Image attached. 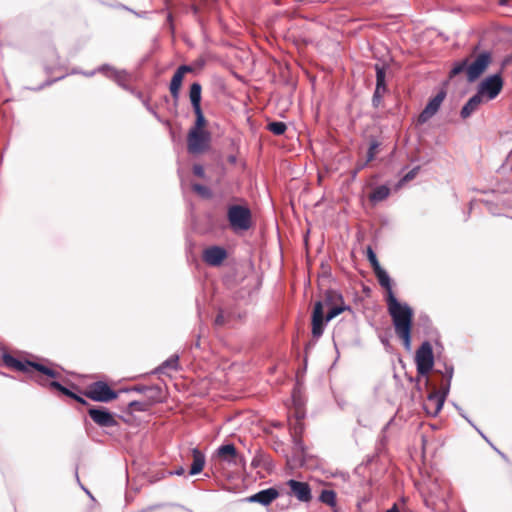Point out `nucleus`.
<instances>
[{
    "instance_id": "nucleus-21",
    "label": "nucleus",
    "mask_w": 512,
    "mask_h": 512,
    "mask_svg": "<svg viewBox=\"0 0 512 512\" xmlns=\"http://www.w3.org/2000/svg\"><path fill=\"white\" fill-rule=\"evenodd\" d=\"M201 91L202 87L198 82H195L190 86L189 97L193 109L201 108Z\"/></svg>"
},
{
    "instance_id": "nucleus-20",
    "label": "nucleus",
    "mask_w": 512,
    "mask_h": 512,
    "mask_svg": "<svg viewBox=\"0 0 512 512\" xmlns=\"http://www.w3.org/2000/svg\"><path fill=\"white\" fill-rule=\"evenodd\" d=\"M482 102H484V100L477 93L473 95L463 106L461 110V117H469L474 111L477 110Z\"/></svg>"
},
{
    "instance_id": "nucleus-45",
    "label": "nucleus",
    "mask_w": 512,
    "mask_h": 512,
    "mask_svg": "<svg viewBox=\"0 0 512 512\" xmlns=\"http://www.w3.org/2000/svg\"><path fill=\"white\" fill-rule=\"evenodd\" d=\"M146 106H147L148 110L152 112V114H154L155 116L157 115L153 109H151L148 105H146Z\"/></svg>"
},
{
    "instance_id": "nucleus-9",
    "label": "nucleus",
    "mask_w": 512,
    "mask_h": 512,
    "mask_svg": "<svg viewBox=\"0 0 512 512\" xmlns=\"http://www.w3.org/2000/svg\"><path fill=\"white\" fill-rule=\"evenodd\" d=\"M85 396L93 401L107 403L116 399L117 393L113 391L107 383L98 381L89 385Z\"/></svg>"
},
{
    "instance_id": "nucleus-35",
    "label": "nucleus",
    "mask_w": 512,
    "mask_h": 512,
    "mask_svg": "<svg viewBox=\"0 0 512 512\" xmlns=\"http://www.w3.org/2000/svg\"><path fill=\"white\" fill-rule=\"evenodd\" d=\"M302 418H303V416H302V415L297 414L296 421H295V423H294V425H293V427H292V429H293V431H294V433H295V434H297V433H301V432H302V430H303V425H302V423H301V419H302Z\"/></svg>"
},
{
    "instance_id": "nucleus-14",
    "label": "nucleus",
    "mask_w": 512,
    "mask_h": 512,
    "mask_svg": "<svg viewBox=\"0 0 512 512\" xmlns=\"http://www.w3.org/2000/svg\"><path fill=\"white\" fill-rule=\"evenodd\" d=\"M287 485L299 501L307 503L312 499L311 488L308 483L290 479Z\"/></svg>"
},
{
    "instance_id": "nucleus-12",
    "label": "nucleus",
    "mask_w": 512,
    "mask_h": 512,
    "mask_svg": "<svg viewBox=\"0 0 512 512\" xmlns=\"http://www.w3.org/2000/svg\"><path fill=\"white\" fill-rule=\"evenodd\" d=\"M96 71L101 72L106 77L114 80L123 89L131 91L127 84L129 80V74L125 70H116L109 65H102Z\"/></svg>"
},
{
    "instance_id": "nucleus-36",
    "label": "nucleus",
    "mask_w": 512,
    "mask_h": 512,
    "mask_svg": "<svg viewBox=\"0 0 512 512\" xmlns=\"http://www.w3.org/2000/svg\"><path fill=\"white\" fill-rule=\"evenodd\" d=\"M3 361L6 366L14 368L17 359L9 354H5L3 357Z\"/></svg>"
},
{
    "instance_id": "nucleus-38",
    "label": "nucleus",
    "mask_w": 512,
    "mask_h": 512,
    "mask_svg": "<svg viewBox=\"0 0 512 512\" xmlns=\"http://www.w3.org/2000/svg\"><path fill=\"white\" fill-rule=\"evenodd\" d=\"M193 172L196 176H198L200 178H203L205 176L204 168H203V166H201L199 164H195L193 166Z\"/></svg>"
},
{
    "instance_id": "nucleus-1",
    "label": "nucleus",
    "mask_w": 512,
    "mask_h": 512,
    "mask_svg": "<svg viewBox=\"0 0 512 512\" xmlns=\"http://www.w3.org/2000/svg\"><path fill=\"white\" fill-rule=\"evenodd\" d=\"M376 277L379 284L386 290L388 312L392 318L395 333L402 340L405 349L410 351L413 311L407 304L397 300L392 290L391 278L385 270L380 271Z\"/></svg>"
},
{
    "instance_id": "nucleus-31",
    "label": "nucleus",
    "mask_w": 512,
    "mask_h": 512,
    "mask_svg": "<svg viewBox=\"0 0 512 512\" xmlns=\"http://www.w3.org/2000/svg\"><path fill=\"white\" fill-rule=\"evenodd\" d=\"M128 407L132 411L144 412V411H146L148 409V404L146 402H142V401H131L128 404Z\"/></svg>"
},
{
    "instance_id": "nucleus-47",
    "label": "nucleus",
    "mask_w": 512,
    "mask_h": 512,
    "mask_svg": "<svg viewBox=\"0 0 512 512\" xmlns=\"http://www.w3.org/2000/svg\"><path fill=\"white\" fill-rule=\"evenodd\" d=\"M36 381L39 382L40 384L44 385V383L37 377H36Z\"/></svg>"
},
{
    "instance_id": "nucleus-15",
    "label": "nucleus",
    "mask_w": 512,
    "mask_h": 512,
    "mask_svg": "<svg viewBox=\"0 0 512 512\" xmlns=\"http://www.w3.org/2000/svg\"><path fill=\"white\" fill-rule=\"evenodd\" d=\"M88 414L91 419L101 427H113L117 424L112 413L106 409L91 408L89 409Z\"/></svg>"
},
{
    "instance_id": "nucleus-19",
    "label": "nucleus",
    "mask_w": 512,
    "mask_h": 512,
    "mask_svg": "<svg viewBox=\"0 0 512 512\" xmlns=\"http://www.w3.org/2000/svg\"><path fill=\"white\" fill-rule=\"evenodd\" d=\"M218 456L228 462L236 463L237 451L233 444L222 445L217 449Z\"/></svg>"
},
{
    "instance_id": "nucleus-41",
    "label": "nucleus",
    "mask_w": 512,
    "mask_h": 512,
    "mask_svg": "<svg viewBox=\"0 0 512 512\" xmlns=\"http://www.w3.org/2000/svg\"><path fill=\"white\" fill-rule=\"evenodd\" d=\"M73 399H75L77 402L81 403V404H86L87 402L80 396L78 395H74Z\"/></svg>"
},
{
    "instance_id": "nucleus-40",
    "label": "nucleus",
    "mask_w": 512,
    "mask_h": 512,
    "mask_svg": "<svg viewBox=\"0 0 512 512\" xmlns=\"http://www.w3.org/2000/svg\"><path fill=\"white\" fill-rule=\"evenodd\" d=\"M185 472L184 468L183 467H179L178 469H176L172 474H175V475H178V476H181L183 475Z\"/></svg>"
},
{
    "instance_id": "nucleus-7",
    "label": "nucleus",
    "mask_w": 512,
    "mask_h": 512,
    "mask_svg": "<svg viewBox=\"0 0 512 512\" xmlns=\"http://www.w3.org/2000/svg\"><path fill=\"white\" fill-rule=\"evenodd\" d=\"M503 88V79L501 73H496L486 77L477 87V94L484 101L495 99Z\"/></svg>"
},
{
    "instance_id": "nucleus-17",
    "label": "nucleus",
    "mask_w": 512,
    "mask_h": 512,
    "mask_svg": "<svg viewBox=\"0 0 512 512\" xmlns=\"http://www.w3.org/2000/svg\"><path fill=\"white\" fill-rule=\"evenodd\" d=\"M279 496V492L276 488H267L257 492L256 494L248 498L249 502L260 503L261 505L267 506L271 504Z\"/></svg>"
},
{
    "instance_id": "nucleus-37",
    "label": "nucleus",
    "mask_w": 512,
    "mask_h": 512,
    "mask_svg": "<svg viewBox=\"0 0 512 512\" xmlns=\"http://www.w3.org/2000/svg\"><path fill=\"white\" fill-rule=\"evenodd\" d=\"M367 258H368L370 264L378 262L377 256L371 247L367 248Z\"/></svg>"
},
{
    "instance_id": "nucleus-22",
    "label": "nucleus",
    "mask_w": 512,
    "mask_h": 512,
    "mask_svg": "<svg viewBox=\"0 0 512 512\" xmlns=\"http://www.w3.org/2000/svg\"><path fill=\"white\" fill-rule=\"evenodd\" d=\"M179 368L178 355H172L165 360L156 370V373H164L166 370H177Z\"/></svg>"
},
{
    "instance_id": "nucleus-46",
    "label": "nucleus",
    "mask_w": 512,
    "mask_h": 512,
    "mask_svg": "<svg viewBox=\"0 0 512 512\" xmlns=\"http://www.w3.org/2000/svg\"><path fill=\"white\" fill-rule=\"evenodd\" d=\"M506 3H507V0H501V1H500V4H501V5H505Z\"/></svg>"
},
{
    "instance_id": "nucleus-30",
    "label": "nucleus",
    "mask_w": 512,
    "mask_h": 512,
    "mask_svg": "<svg viewBox=\"0 0 512 512\" xmlns=\"http://www.w3.org/2000/svg\"><path fill=\"white\" fill-rule=\"evenodd\" d=\"M419 170H420V167L417 166V167H414L412 170H410L408 173H406L402 177V179L399 181L398 186H401L402 184L413 180L416 177V175L418 174Z\"/></svg>"
},
{
    "instance_id": "nucleus-6",
    "label": "nucleus",
    "mask_w": 512,
    "mask_h": 512,
    "mask_svg": "<svg viewBox=\"0 0 512 512\" xmlns=\"http://www.w3.org/2000/svg\"><path fill=\"white\" fill-rule=\"evenodd\" d=\"M415 361L418 374L424 377V384L425 386H428L429 379L427 375L434 365L433 350L431 344L428 341L423 342L416 351Z\"/></svg>"
},
{
    "instance_id": "nucleus-33",
    "label": "nucleus",
    "mask_w": 512,
    "mask_h": 512,
    "mask_svg": "<svg viewBox=\"0 0 512 512\" xmlns=\"http://www.w3.org/2000/svg\"><path fill=\"white\" fill-rule=\"evenodd\" d=\"M192 188L195 192H197L198 194H200L201 196L205 197V198H209L211 196V191L209 188H207L206 186L204 185H201V184H193L192 185Z\"/></svg>"
},
{
    "instance_id": "nucleus-28",
    "label": "nucleus",
    "mask_w": 512,
    "mask_h": 512,
    "mask_svg": "<svg viewBox=\"0 0 512 512\" xmlns=\"http://www.w3.org/2000/svg\"><path fill=\"white\" fill-rule=\"evenodd\" d=\"M134 390L137 392L151 391L153 393V399L155 401H159L161 399L162 391H161V388L158 386H152V387L139 386V387H135Z\"/></svg>"
},
{
    "instance_id": "nucleus-43",
    "label": "nucleus",
    "mask_w": 512,
    "mask_h": 512,
    "mask_svg": "<svg viewBox=\"0 0 512 512\" xmlns=\"http://www.w3.org/2000/svg\"><path fill=\"white\" fill-rule=\"evenodd\" d=\"M387 512H400L396 505H394L392 508L388 509Z\"/></svg>"
},
{
    "instance_id": "nucleus-8",
    "label": "nucleus",
    "mask_w": 512,
    "mask_h": 512,
    "mask_svg": "<svg viewBox=\"0 0 512 512\" xmlns=\"http://www.w3.org/2000/svg\"><path fill=\"white\" fill-rule=\"evenodd\" d=\"M211 134L208 131H189L187 135V149L191 154H200L209 149Z\"/></svg>"
},
{
    "instance_id": "nucleus-25",
    "label": "nucleus",
    "mask_w": 512,
    "mask_h": 512,
    "mask_svg": "<svg viewBox=\"0 0 512 512\" xmlns=\"http://www.w3.org/2000/svg\"><path fill=\"white\" fill-rule=\"evenodd\" d=\"M376 71V88L386 89L385 76H386V68L384 65H375Z\"/></svg>"
},
{
    "instance_id": "nucleus-44",
    "label": "nucleus",
    "mask_w": 512,
    "mask_h": 512,
    "mask_svg": "<svg viewBox=\"0 0 512 512\" xmlns=\"http://www.w3.org/2000/svg\"><path fill=\"white\" fill-rule=\"evenodd\" d=\"M95 73H96V71H91V72L85 73V75H86V76H88V77H91V76H93Z\"/></svg>"
},
{
    "instance_id": "nucleus-29",
    "label": "nucleus",
    "mask_w": 512,
    "mask_h": 512,
    "mask_svg": "<svg viewBox=\"0 0 512 512\" xmlns=\"http://www.w3.org/2000/svg\"><path fill=\"white\" fill-rule=\"evenodd\" d=\"M49 386H50L51 388H54V389H56V390H58V391L62 392L64 395L69 396V397H71V398H73V397H74V395H75V393H73L72 391H70L68 388L64 387L63 385H61V384H60L59 382H57V381H51V382L49 383Z\"/></svg>"
},
{
    "instance_id": "nucleus-18",
    "label": "nucleus",
    "mask_w": 512,
    "mask_h": 512,
    "mask_svg": "<svg viewBox=\"0 0 512 512\" xmlns=\"http://www.w3.org/2000/svg\"><path fill=\"white\" fill-rule=\"evenodd\" d=\"M192 457L193 462L189 471V475L191 476L199 474L203 470L206 462L205 455L197 448L192 450Z\"/></svg>"
},
{
    "instance_id": "nucleus-39",
    "label": "nucleus",
    "mask_w": 512,
    "mask_h": 512,
    "mask_svg": "<svg viewBox=\"0 0 512 512\" xmlns=\"http://www.w3.org/2000/svg\"><path fill=\"white\" fill-rule=\"evenodd\" d=\"M371 266L373 268V271H374L375 275L380 273V271H384V269L381 267L379 262L373 263V264H371Z\"/></svg>"
},
{
    "instance_id": "nucleus-16",
    "label": "nucleus",
    "mask_w": 512,
    "mask_h": 512,
    "mask_svg": "<svg viewBox=\"0 0 512 512\" xmlns=\"http://www.w3.org/2000/svg\"><path fill=\"white\" fill-rule=\"evenodd\" d=\"M193 71V68L189 65H181L175 71L169 86L170 93L174 99H178L182 81L186 73Z\"/></svg>"
},
{
    "instance_id": "nucleus-42",
    "label": "nucleus",
    "mask_w": 512,
    "mask_h": 512,
    "mask_svg": "<svg viewBox=\"0 0 512 512\" xmlns=\"http://www.w3.org/2000/svg\"><path fill=\"white\" fill-rule=\"evenodd\" d=\"M215 322H216V324H222V322H223V317H222V315H218V316L216 317Z\"/></svg>"
},
{
    "instance_id": "nucleus-34",
    "label": "nucleus",
    "mask_w": 512,
    "mask_h": 512,
    "mask_svg": "<svg viewBox=\"0 0 512 512\" xmlns=\"http://www.w3.org/2000/svg\"><path fill=\"white\" fill-rule=\"evenodd\" d=\"M378 148V143H371L368 152H367V162L372 161L375 157L376 149Z\"/></svg>"
},
{
    "instance_id": "nucleus-24",
    "label": "nucleus",
    "mask_w": 512,
    "mask_h": 512,
    "mask_svg": "<svg viewBox=\"0 0 512 512\" xmlns=\"http://www.w3.org/2000/svg\"><path fill=\"white\" fill-rule=\"evenodd\" d=\"M194 110V113L196 115V121L194 123V125L191 127V129L189 131H196V130H200V131H206L204 129L205 127V124H206V119L204 117V114L202 112V109L201 108H196V109H193Z\"/></svg>"
},
{
    "instance_id": "nucleus-5",
    "label": "nucleus",
    "mask_w": 512,
    "mask_h": 512,
    "mask_svg": "<svg viewBox=\"0 0 512 512\" xmlns=\"http://www.w3.org/2000/svg\"><path fill=\"white\" fill-rule=\"evenodd\" d=\"M227 218L234 232L247 231L252 224L251 211L242 205H231L227 211Z\"/></svg>"
},
{
    "instance_id": "nucleus-13",
    "label": "nucleus",
    "mask_w": 512,
    "mask_h": 512,
    "mask_svg": "<svg viewBox=\"0 0 512 512\" xmlns=\"http://www.w3.org/2000/svg\"><path fill=\"white\" fill-rule=\"evenodd\" d=\"M14 369L24 372V373H30L31 370H36L50 378H57L59 377V373L54 371L51 368H48L42 364L31 362V361H20L17 359L15 363Z\"/></svg>"
},
{
    "instance_id": "nucleus-23",
    "label": "nucleus",
    "mask_w": 512,
    "mask_h": 512,
    "mask_svg": "<svg viewBox=\"0 0 512 512\" xmlns=\"http://www.w3.org/2000/svg\"><path fill=\"white\" fill-rule=\"evenodd\" d=\"M390 194V189L385 186V185H381V186H378L370 195V200L372 202H379V201H382L384 199H386Z\"/></svg>"
},
{
    "instance_id": "nucleus-26",
    "label": "nucleus",
    "mask_w": 512,
    "mask_h": 512,
    "mask_svg": "<svg viewBox=\"0 0 512 512\" xmlns=\"http://www.w3.org/2000/svg\"><path fill=\"white\" fill-rule=\"evenodd\" d=\"M319 500L330 507H334L336 506V493L333 490H323Z\"/></svg>"
},
{
    "instance_id": "nucleus-27",
    "label": "nucleus",
    "mask_w": 512,
    "mask_h": 512,
    "mask_svg": "<svg viewBox=\"0 0 512 512\" xmlns=\"http://www.w3.org/2000/svg\"><path fill=\"white\" fill-rule=\"evenodd\" d=\"M268 130L275 135H282L285 133L287 126L284 122L275 121L271 122L267 126Z\"/></svg>"
},
{
    "instance_id": "nucleus-3",
    "label": "nucleus",
    "mask_w": 512,
    "mask_h": 512,
    "mask_svg": "<svg viewBox=\"0 0 512 512\" xmlns=\"http://www.w3.org/2000/svg\"><path fill=\"white\" fill-rule=\"evenodd\" d=\"M491 61L492 56L490 52H481L471 64H468V59L455 63L450 71V77H454L465 71L467 80L474 82L485 72Z\"/></svg>"
},
{
    "instance_id": "nucleus-11",
    "label": "nucleus",
    "mask_w": 512,
    "mask_h": 512,
    "mask_svg": "<svg viewBox=\"0 0 512 512\" xmlns=\"http://www.w3.org/2000/svg\"><path fill=\"white\" fill-rule=\"evenodd\" d=\"M202 258L206 264L217 267L227 258V251L221 246H210L203 251Z\"/></svg>"
},
{
    "instance_id": "nucleus-32",
    "label": "nucleus",
    "mask_w": 512,
    "mask_h": 512,
    "mask_svg": "<svg viewBox=\"0 0 512 512\" xmlns=\"http://www.w3.org/2000/svg\"><path fill=\"white\" fill-rule=\"evenodd\" d=\"M385 92H386V89L375 88L373 98H372V103H373L374 107H378L380 105L382 97Z\"/></svg>"
},
{
    "instance_id": "nucleus-10",
    "label": "nucleus",
    "mask_w": 512,
    "mask_h": 512,
    "mask_svg": "<svg viewBox=\"0 0 512 512\" xmlns=\"http://www.w3.org/2000/svg\"><path fill=\"white\" fill-rule=\"evenodd\" d=\"M446 97V92L444 90L439 91L433 98L429 100L423 111L420 113L418 117V122L423 124L427 122L431 117H433L437 111L439 110L442 102Z\"/></svg>"
},
{
    "instance_id": "nucleus-4",
    "label": "nucleus",
    "mask_w": 512,
    "mask_h": 512,
    "mask_svg": "<svg viewBox=\"0 0 512 512\" xmlns=\"http://www.w3.org/2000/svg\"><path fill=\"white\" fill-rule=\"evenodd\" d=\"M444 369V371H437L442 373L447 378L446 384L441 388V390H433L430 392L426 401L424 402V409L427 414L431 416L438 415L444 405L446 396L449 393L454 369L453 366L447 364L444 365Z\"/></svg>"
},
{
    "instance_id": "nucleus-2",
    "label": "nucleus",
    "mask_w": 512,
    "mask_h": 512,
    "mask_svg": "<svg viewBox=\"0 0 512 512\" xmlns=\"http://www.w3.org/2000/svg\"><path fill=\"white\" fill-rule=\"evenodd\" d=\"M334 296V292L327 293L325 302L317 301L314 305L312 314V335L319 338L324 331V322H329L348 307L343 303L341 305L330 306V300Z\"/></svg>"
}]
</instances>
